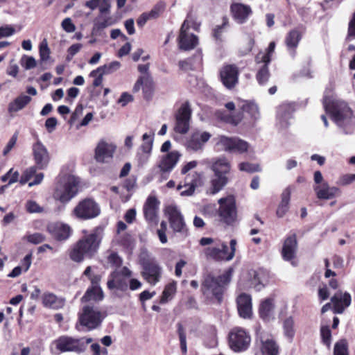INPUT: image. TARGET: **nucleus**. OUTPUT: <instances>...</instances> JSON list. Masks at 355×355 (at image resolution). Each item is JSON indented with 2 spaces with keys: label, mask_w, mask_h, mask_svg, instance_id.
Here are the masks:
<instances>
[{
  "label": "nucleus",
  "mask_w": 355,
  "mask_h": 355,
  "mask_svg": "<svg viewBox=\"0 0 355 355\" xmlns=\"http://www.w3.org/2000/svg\"><path fill=\"white\" fill-rule=\"evenodd\" d=\"M200 244L202 246L214 244L205 250L206 256L217 261H228L232 260L228 254V246L224 242L218 241L214 242V239L208 237H203L200 240Z\"/></svg>",
  "instance_id": "nucleus-9"
},
{
  "label": "nucleus",
  "mask_w": 355,
  "mask_h": 355,
  "mask_svg": "<svg viewBox=\"0 0 355 355\" xmlns=\"http://www.w3.org/2000/svg\"><path fill=\"white\" fill-rule=\"evenodd\" d=\"M239 169L241 171H245L248 173H254L261 171V168L258 164H252L249 162H241L239 164Z\"/></svg>",
  "instance_id": "nucleus-55"
},
{
  "label": "nucleus",
  "mask_w": 355,
  "mask_h": 355,
  "mask_svg": "<svg viewBox=\"0 0 355 355\" xmlns=\"http://www.w3.org/2000/svg\"><path fill=\"white\" fill-rule=\"evenodd\" d=\"M25 238L29 243L35 245L41 243L45 240V236L42 234L38 232L28 234Z\"/></svg>",
  "instance_id": "nucleus-59"
},
{
  "label": "nucleus",
  "mask_w": 355,
  "mask_h": 355,
  "mask_svg": "<svg viewBox=\"0 0 355 355\" xmlns=\"http://www.w3.org/2000/svg\"><path fill=\"white\" fill-rule=\"evenodd\" d=\"M334 355H348L347 346L345 340H340L335 344Z\"/></svg>",
  "instance_id": "nucleus-56"
},
{
  "label": "nucleus",
  "mask_w": 355,
  "mask_h": 355,
  "mask_svg": "<svg viewBox=\"0 0 355 355\" xmlns=\"http://www.w3.org/2000/svg\"><path fill=\"white\" fill-rule=\"evenodd\" d=\"M33 159L38 169L47 168L50 162V155L46 146L40 141L35 142L32 147Z\"/></svg>",
  "instance_id": "nucleus-22"
},
{
  "label": "nucleus",
  "mask_w": 355,
  "mask_h": 355,
  "mask_svg": "<svg viewBox=\"0 0 355 355\" xmlns=\"http://www.w3.org/2000/svg\"><path fill=\"white\" fill-rule=\"evenodd\" d=\"M294 319L293 317L290 316L287 318L284 322V335L291 340L295 335V329H294Z\"/></svg>",
  "instance_id": "nucleus-46"
},
{
  "label": "nucleus",
  "mask_w": 355,
  "mask_h": 355,
  "mask_svg": "<svg viewBox=\"0 0 355 355\" xmlns=\"http://www.w3.org/2000/svg\"><path fill=\"white\" fill-rule=\"evenodd\" d=\"M294 107L291 103H284L277 108V120L279 125L285 128L289 125V120L291 119Z\"/></svg>",
  "instance_id": "nucleus-30"
},
{
  "label": "nucleus",
  "mask_w": 355,
  "mask_h": 355,
  "mask_svg": "<svg viewBox=\"0 0 355 355\" xmlns=\"http://www.w3.org/2000/svg\"><path fill=\"white\" fill-rule=\"evenodd\" d=\"M232 271L230 270L218 277L208 275L202 284V290L207 296L213 295L220 302L222 299L224 287L231 280Z\"/></svg>",
  "instance_id": "nucleus-7"
},
{
  "label": "nucleus",
  "mask_w": 355,
  "mask_h": 355,
  "mask_svg": "<svg viewBox=\"0 0 355 355\" xmlns=\"http://www.w3.org/2000/svg\"><path fill=\"white\" fill-rule=\"evenodd\" d=\"M297 250V242L296 236L295 234L288 236L284 242L282 256L284 261H289L294 267L297 266V261L296 260Z\"/></svg>",
  "instance_id": "nucleus-21"
},
{
  "label": "nucleus",
  "mask_w": 355,
  "mask_h": 355,
  "mask_svg": "<svg viewBox=\"0 0 355 355\" xmlns=\"http://www.w3.org/2000/svg\"><path fill=\"white\" fill-rule=\"evenodd\" d=\"M275 42H271L269 44L266 53L261 52L258 53L255 58L257 64H259L260 62L270 63L271 60V56L275 51Z\"/></svg>",
  "instance_id": "nucleus-40"
},
{
  "label": "nucleus",
  "mask_w": 355,
  "mask_h": 355,
  "mask_svg": "<svg viewBox=\"0 0 355 355\" xmlns=\"http://www.w3.org/2000/svg\"><path fill=\"white\" fill-rule=\"evenodd\" d=\"M177 283L176 282H172L164 287L162 292V295L160 298V303L165 304L168 301L171 300L176 292Z\"/></svg>",
  "instance_id": "nucleus-39"
},
{
  "label": "nucleus",
  "mask_w": 355,
  "mask_h": 355,
  "mask_svg": "<svg viewBox=\"0 0 355 355\" xmlns=\"http://www.w3.org/2000/svg\"><path fill=\"white\" fill-rule=\"evenodd\" d=\"M231 11L234 19L239 24L244 23L252 13L250 6L239 3H233Z\"/></svg>",
  "instance_id": "nucleus-33"
},
{
  "label": "nucleus",
  "mask_w": 355,
  "mask_h": 355,
  "mask_svg": "<svg viewBox=\"0 0 355 355\" xmlns=\"http://www.w3.org/2000/svg\"><path fill=\"white\" fill-rule=\"evenodd\" d=\"M37 169H38V168L37 167V166H32L28 168H26L20 180H19V182L21 184H26L27 182H28L33 177H34L35 175H36V172H37Z\"/></svg>",
  "instance_id": "nucleus-50"
},
{
  "label": "nucleus",
  "mask_w": 355,
  "mask_h": 355,
  "mask_svg": "<svg viewBox=\"0 0 355 355\" xmlns=\"http://www.w3.org/2000/svg\"><path fill=\"white\" fill-rule=\"evenodd\" d=\"M320 335L322 343L329 347L331 342V333L328 325H322Z\"/></svg>",
  "instance_id": "nucleus-52"
},
{
  "label": "nucleus",
  "mask_w": 355,
  "mask_h": 355,
  "mask_svg": "<svg viewBox=\"0 0 355 355\" xmlns=\"http://www.w3.org/2000/svg\"><path fill=\"white\" fill-rule=\"evenodd\" d=\"M101 241V231L98 229L94 230L73 245L69 254L70 259L73 261L80 263L85 258H92L96 253Z\"/></svg>",
  "instance_id": "nucleus-3"
},
{
  "label": "nucleus",
  "mask_w": 355,
  "mask_h": 355,
  "mask_svg": "<svg viewBox=\"0 0 355 355\" xmlns=\"http://www.w3.org/2000/svg\"><path fill=\"white\" fill-rule=\"evenodd\" d=\"M154 133H144L142 135L143 143L138 148L135 159L139 166L146 164L151 156L153 146Z\"/></svg>",
  "instance_id": "nucleus-13"
},
{
  "label": "nucleus",
  "mask_w": 355,
  "mask_h": 355,
  "mask_svg": "<svg viewBox=\"0 0 355 355\" xmlns=\"http://www.w3.org/2000/svg\"><path fill=\"white\" fill-rule=\"evenodd\" d=\"M236 302L239 315L243 318H250L252 315L251 296L246 293H241L238 296Z\"/></svg>",
  "instance_id": "nucleus-28"
},
{
  "label": "nucleus",
  "mask_w": 355,
  "mask_h": 355,
  "mask_svg": "<svg viewBox=\"0 0 355 355\" xmlns=\"http://www.w3.org/2000/svg\"><path fill=\"white\" fill-rule=\"evenodd\" d=\"M15 33V28L10 25L0 27V39L12 36Z\"/></svg>",
  "instance_id": "nucleus-64"
},
{
  "label": "nucleus",
  "mask_w": 355,
  "mask_h": 355,
  "mask_svg": "<svg viewBox=\"0 0 355 355\" xmlns=\"http://www.w3.org/2000/svg\"><path fill=\"white\" fill-rule=\"evenodd\" d=\"M48 232L59 241L66 240L71 233V227L61 223H51L47 226Z\"/></svg>",
  "instance_id": "nucleus-29"
},
{
  "label": "nucleus",
  "mask_w": 355,
  "mask_h": 355,
  "mask_svg": "<svg viewBox=\"0 0 355 355\" xmlns=\"http://www.w3.org/2000/svg\"><path fill=\"white\" fill-rule=\"evenodd\" d=\"M139 263L142 267L156 261L155 259L152 257L146 249H141L139 254Z\"/></svg>",
  "instance_id": "nucleus-51"
},
{
  "label": "nucleus",
  "mask_w": 355,
  "mask_h": 355,
  "mask_svg": "<svg viewBox=\"0 0 355 355\" xmlns=\"http://www.w3.org/2000/svg\"><path fill=\"white\" fill-rule=\"evenodd\" d=\"M21 66L26 70L31 69L36 66V60L32 56H24L21 60Z\"/></svg>",
  "instance_id": "nucleus-60"
},
{
  "label": "nucleus",
  "mask_w": 355,
  "mask_h": 355,
  "mask_svg": "<svg viewBox=\"0 0 355 355\" xmlns=\"http://www.w3.org/2000/svg\"><path fill=\"white\" fill-rule=\"evenodd\" d=\"M254 44V40L251 37H248L246 41V44L244 46L241 47L239 50V53L241 56H244L250 53Z\"/></svg>",
  "instance_id": "nucleus-58"
},
{
  "label": "nucleus",
  "mask_w": 355,
  "mask_h": 355,
  "mask_svg": "<svg viewBox=\"0 0 355 355\" xmlns=\"http://www.w3.org/2000/svg\"><path fill=\"white\" fill-rule=\"evenodd\" d=\"M323 106L338 126L343 128L346 134L351 132L353 113L345 102L336 100L326 92L323 98Z\"/></svg>",
  "instance_id": "nucleus-1"
},
{
  "label": "nucleus",
  "mask_w": 355,
  "mask_h": 355,
  "mask_svg": "<svg viewBox=\"0 0 355 355\" xmlns=\"http://www.w3.org/2000/svg\"><path fill=\"white\" fill-rule=\"evenodd\" d=\"M121 67V63L118 61H113L108 64H105L103 67H98L96 70H93L90 73V76L95 77L96 74L100 71H103L104 73H111L117 71Z\"/></svg>",
  "instance_id": "nucleus-41"
},
{
  "label": "nucleus",
  "mask_w": 355,
  "mask_h": 355,
  "mask_svg": "<svg viewBox=\"0 0 355 355\" xmlns=\"http://www.w3.org/2000/svg\"><path fill=\"white\" fill-rule=\"evenodd\" d=\"M62 28L67 33H73L76 27L70 17H67L61 22Z\"/></svg>",
  "instance_id": "nucleus-57"
},
{
  "label": "nucleus",
  "mask_w": 355,
  "mask_h": 355,
  "mask_svg": "<svg viewBox=\"0 0 355 355\" xmlns=\"http://www.w3.org/2000/svg\"><path fill=\"white\" fill-rule=\"evenodd\" d=\"M159 205L160 202L154 195H150L146 200L143 206V212L148 223H157Z\"/></svg>",
  "instance_id": "nucleus-20"
},
{
  "label": "nucleus",
  "mask_w": 355,
  "mask_h": 355,
  "mask_svg": "<svg viewBox=\"0 0 355 355\" xmlns=\"http://www.w3.org/2000/svg\"><path fill=\"white\" fill-rule=\"evenodd\" d=\"M42 303L46 308L58 310L64 306L65 300L53 293L45 292L42 295Z\"/></svg>",
  "instance_id": "nucleus-32"
},
{
  "label": "nucleus",
  "mask_w": 355,
  "mask_h": 355,
  "mask_svg": "<svg viewBox=\"0 0 355 355\" xmlns=\"http://www.w3.org/2000/svg\"><path fill=\"white\" fill-rule=\"evenodd\" d=\"M216 140V145L220 146L223 150L232 153L234 137L220 135Z\"/></svg>",
  "instance_id": "nucleus-42"
},
{
  "label": "nucleus",
  "mask_w": 355,
  "mask_h": 355,
  "mask_svg": "<svg viewBox=\"0 0 355 355\" xmlns=\"http://www.w3.org/2000/svg\"><path fill=\"white\" fill-rule=\"evenodd\" d=\"M219 75L223 85L230 89L239 82V70L236 64H225L220 68Z\"/></svg>",
  "instance_id": "nucleus-16"
},
{
  "label": "nucleus",
  "mask_w": 355,
  "mask_h": 355,
  "mask_svg": "<svg viewBox=\"0 0 355 355\" xmlns=\"http://www.w3.org/2000/svg\"><path fill=\"white\" fill-rule=\"evenodd\" d=\"M237 106L243 112L248 114L252 119L257 120L259 118V108L254 103L239 100Z\"/></svg>",
  "instance_id": "nucleus-37"
},
{
  "label": "nucleus",
  "mask_w": 355,
  "mask_h": 355,
  "mask_svg": "<svg viewBox=\"0 0 355 355\" xmlns=\"http://www.w3.org/2000/svg\"><path fill=\"white\" fill-rule=\"evenodd\" d=\"M180 157L181 154L177 150L171 151L163 156L158 166L160 171L164 173L170 172L175 166Z\"/></svg>",
  "instance_id": "nucleus-31"
},
{
  "label": "nucleus",
  "mask_w": 355,
  "mask_h": 355,
  "mask_svg": "<svg viewBox=\"0 0 355 355\" xmlns=\"http://www.w3.org/2000/svg\"><path fill=\"white\" fill-rule=\"evenodd\" d=\"M249 144L247 141L234 137L232 152L243 153L247 152Z\"/></svg>",
  "instance_id": "nucleus-47"
},
{
  "label": "nucleus",
  "mask_w": 355,
  "mask_h": 355,
  "mask_svg": "<svg viewBox=\"0 0 355 355\" xmlns=\"http://www.w3.org/2000/svg\"><path fill=\"white\" fill-rule=\"evenodd\" d=\"M50 49L46 40H44L40 45V57L42 61H47L50 58Z\"/></svg>",
  "instance_id": "nucleus-54"
},
{
  "label": "nucleus",
  "mask_w": 355,
  "mask_h": 355,
  "mask_svg": "<svg viewBox=\"0 0 355 355\" xmlns=\"http://www.w3.org/2000/svg\"><path fill=\"white\" fill-rule=\"evenodd\" d=\"M331 302L334 313L340 314L351 304L352 297L347 292L338 291L331 298Z\"/></svg>",
  "instance_id": "nucleus-25"
},
{
  "label": "nucleus",
  "mask_w": 355,
  "mask_h": 355,
  "mask_svg": "<svg viewBox=\"0 0 355 355\" xmlns=\"http://www.w3.org/2000/svg\"><path fill=\"white\" fill-rule=\"evenodd\" d=\"M101 214L98 204L92 198L80 200L73 209L71 216L80 220H88L96 218Z\"/></svg>",
  "instance_id": "nucleus-8"
},
{
  "label": "nucleus",
  "mask_w": 355,
  "mask_h": 355,
  "mask_svg": "<svg viewBox=\"0 0 355 355\" xmlns=\"http://www.w3.org/2000/svg\"><path fill=\"white\" fill-rule=\"evenodd\" d=\"M218 117L223 121L234 125H238L243 119V116L240 114L237 115L223 114L218 112Z\"/></svg>",
  "instance_id": "nucleus-49"
},
{
  "label": "nucleus",
  "mask_w": 355,
  "mask_h": 355,
  "mask_svg": "<svg viewBox=\"0 0 355 355\" xmlns=\"http://www.w3.org/2000/svg\"><path fill=\"white\" fill-rule=\"evenodd\" d=\"M167 230V224L165 221H162L160 224V228L157 230V235L162 243L164 244L167 242V236L166 232Z\"/></svg>",
  "instance_id": "nucleus-62"
},
{
  "label": "nucleus",
  "mask_w": 355,
  "mask_h": 355,
  "mask_svg": "<svg viewBox=\"0 0 355 355\" xmlns=\"http://www.w3.org/2000/svg\"><path fill=\"white\" fill-rule=\"evenodd\" d=\"M103 319L102 313L97 308L90 306H85L79 316L80 324L86 327L88 330H92L98 327Z\"/></svg>",
  "instance_id": "nucleus-12"
},
{
  "label": "nucleus",
  "mask_w": 355,
  "mask_h": 355,
  "mask_svg": "<svg viewBox=\"0 0 355 355\" xmlns=\"http://www.w3.org/2000/svg\"><path fill=\"white\" fill-rule=\"evenodd\" d=\"M259 315L263 320L266 322L275 319V301L273 297H269L261 301L259 306Z\"/></svg>",
  "instance_id": "nucleus-26"
},
{
  "label": "nucleus",
  "mask_w": 355,
  "mask_h": 355,
  "mask_svg": "<svg viewBox=\"0 0 355 355\" xmlns=\"http://www.w3.org/2000/svg\"><path fill=\"white\" fill-rule=\"evenodd\" d=\"M92 341V338L61 336L51 343L50 349L53 353L73 352L80 354L87 350L88 344Z\"/></svg>",
  "instance_id": "nucleus-4"
},
{
  "label": "nucleus",
  "mask_w": 355,
  "mask_h": 355,
  "mask_svg": "<svg viewBox=\"0 0 355 355\" xmlns=\"http://www.w3.org/2000/svg\"><path fill=\"white\" fill-rule=\"evenodd\" d=\"M200 24L196 23L191 16H187L182 23L178 37L179 49L183 51H190L198 44V37L190 31V28L197 31Z\"/></svg>",
  "instance_id": "nucleus-6"
},
{
  "label": "nucleus",
  "mask_w": 355,
  "mask_h": 355,
  "mask_svg": "<svg viewBox=\"0 0 355 355\" xmlns=\"http://www.w3.org/2000/svg\"><path fill=\"white\" fill-rule=\"evenodd\" d=\"M26 208L30 213H40L43 211V208L33 200H28L26 202Z\"/></svg>",
  "instance_id": "nucleus-63"
},
{
  "label": "nucleus",
  "mask_w": 355,
  "mask_h": 355,
  "mask_svg": "<svg viewBox=\"0 0 355 355\" xmlns=\"http://www.w3.org/2000/svg\"><path fill=\"white\" fill-rule=\"evenodd\" d=\"M142 269L141 275L150 284L155 286L160 281L162 268L157 261L142 267Z\"/></svg>",
  "instance_id": "nucleus-23"
},
{
  "label": "nucleus",
  "mask_w": 355,
  "mask_h": 355,
  "mask_svg": "<svg viewBox=\"0 0 355 355\" xmlns=\"http://www.w3.org/2000/svg\"><path fill=\"white\" fill-rule=\"evenodd\" d=\"M209 168L214 175L209 182L207 193L215 195L220 192L229 182L228 174L232 169V164L225 156L212 158L209 162Z\"/></svg>",
  "instance_id": "nucleus-2"
},
{
  "label": "nucleus",
  "mask_w": 355,
  "mask_h": 355,
  "mask_svg": "<svg viewBox=\"0 0 355 355\" xmlns=\"http://www.w3.org/2000/svg\"><path fill=\"white\" fill-rule=\"evenodd\" d=\"M177 328H178V334L179 338H180V348H181L182 352L184 354H185L187 352L186 331L181 323L177 324Z\"/></svg>",
  "instance_id": "nucleus-48"
},
{
  "label": "nucleus",
  "mask_w": 355,
  "mask_h": 355,
  "mask_svg": "<svg viewBox=\"0 0 355 355\" xmlns=\"http://www.w3.org/2000/svg\"><path fill=\"white\" fill-rule=\"evenodd\" d=\"M313 190L317 198L320 200H329L340 194V190L336 187H329L327 182H322L320 185H314Z\"/></svg>",
  "instance_id": "nucleus-27"
},
{
  "label": "nucleus",
  "mask_w": 355,
  "mask_h": 355,
  "mask_svg": "<svg viewBox=\"0 0 355 355\" xmlns=\"http://www.w3.org/2000/svg\"><path fill=\"white\" fill-rule=\"evenodd\" d=\"M211 137V134L209 132L196 130L186 139L184 147L187 150L191 153L202 152Z\"/></svg>",
  "instance_id": "nucleus-11"
},
{
  "label": "nucleus",
  "mask_w": 355,
  "mask_h": 355,
  "mask_svg": "<svg viewBox=\"0 0 355 355\" xmlns=\"http://www.w3.org/2000/svg\"><path fill=\"white\" fill-rule=\"evenodd\" d=\"M259 64H262V65L258 69L257 73V80L260 85H263L268 80L270 77V73L268 67L269 63L260 62Z\"/></svg>",
  "instance_id": "nucleus-45"
},
{
  "label": "nucleus",
  "mask_w": 355,
  "mask_h": 355,
  "mask_svg": "<svg viewBox=\"0 0 355 355\" xmlns=\"http://www.w3.org/2000/svg\"><path fill=\"white\" fill-rule=\"evenodd\" d=\"M166 214L168 216V219L171 228L174 232H182L185 229V223L182 215L175 205H169L166 208Z\"/></svg>",
  "instance_id": "nucleus-24"
},
{
  "label": "nucleus",
  "mask_w": 355,
  "mask_h": 355,
  "mask_svg": "<svg viewBox=\"0 0 355 355\" xmlns=\"http://www.w3.org/2000/svg\"><path fill=\"white\" fill-rule=\"evenodd\" d=\"M116 145L105 139H101L94 149V159L100 163H107L111 160L116 150Z\"/></svg>",
  "instance_id": "nucleus-15"
},
{
  "label": "nucleus",
  "mask_w": 355,
  "mask_h": 355,
  "mask_svg": "<svg viewBox=\"0 0 355 355\" xmlns=\"http://www.w3.org/2000/svg\"><path fill=\"white\" fill-rule=\"evenodd\" d=\"M301 40V34L297 30L291 31L285 38V43L289 54L292 57L295 55V49Z\"/></svg>",
  "instance_id": "nucleus-34"
},
{
  "label": "nucleus",
  "mask_w": 355,
  "mask_h": 355,
  "mask_svg": "<svg viewBox=\"0 0 355 355\" xmlns=\"http://www.w3.org/2000/svg\"><path fill=\"white\" fill-rule=\"evenodd\" d=\"M257 343L259 345L262 355L279 354V346L269 333L259 331L257 334Z\"/></svg>",
  "instance_id": "nucleus-17"
},
{
  "label": "nucleus",
  "mask_w": 355,
  "mask_h": 355,
  "mask_svg": "<svg viewBox=\"0 0 355 355\" xmlns=\"http://www.w3.org/2000/svg\"><path fill=\"white\" fill-rule=\"evenodd\" d=\"M79 183V178L73 175L61 177L55 187L53 198L62 203L69 202L77 195Z\"/></svg>",
  "instance_id": "nucleus-5"
},
{
  "label": "nucleus",
  "mask_w": 355,
  "mask_h": 355,
  "mask_svg": "<svg viewBox=\"0 0 355 355\" xmlns=\"http://www.w3.org/2000/svg\"><path fill=\"white\" fill-rule=\"evenodd\" d=\"M266 282L267 279L265 277L263 271L259 270L254 272V277L251 282L252 286H253L257 291H260L264 287Z\"/></svg>",
  "instance_id": "nucleus-44"
},
{
  "label": "nucleus",
  "mask_w": 355,
  "mask_h": 355,
  "mask_svg": "<svg viewBox=\"0 0 355 355\" xmlns=\"http://www.w3.org/2000/svg\"><path fill=\"white\" fill-rule=\"evenodd\" d=\"M145 85V87H147L149 85V87H150V80L148 76H144L142 77H141L137 81V83H135L134 87H133V91L135 92L139 91L141 88L143 89V87Z\"/></svg>",
  "instance_id": "nucleus-61"
},
{
  "label": "nucleus",
  "mask_w": 355,
  "mask_h": 355,
  "mask_svg": "<svg viewBox=\"0 0 355 355\" xmlns=\"http://www.w3.org/2000/svg\"><path fill=\"white\" fill-rule=\"evenodd\" d=\"M230 346L234 352L245 350L250 343V337L245 330L235 328L229 335Z\"/></svg>",
  "instance_id": "nucleus-14"
},
{
  "label": "nucleus",
  "mask_w": 355,
  "mask_h": 355,
  "mask_svg": "<svg viewBox=\"0 0 355 355\" xmlns=\"http://www.w3.org/2000/svg\"><path fill=\"white\" fill-rule=\"evenodd\" d=\"M107 285L109 289L116 288L121 291H124L128 288L126 282L119 277V273L117 271H114L110 275Z\"/></svg>",
  "instance_id": "nucleus-38"
},
{
  "label": "nucleus",
  "mask_w": 355,
  "mask_h": 355,
  "mask_svg": "<svg viewBox=\"0 0 355 355\" xmlns=\"http://www.w3.org/2000/svg\"><path fill=\"white\" fill-rule=\"evenodd\" d=\"M31 101V98L29 96L21 94L8 104V111L9 113L19 112L24 108Z\"/></svg>",
  "instance_id": "nucleus-35"
},
{
  "label": "nucleus",
  "mask_w": 355,
  "mask_h": 355,
  "mask_svg": "<svg viewBox=\"0 0 355 355\" xmlns=\"http://www.w3.org/2000/svg\"><path fill=\"white\" fill-rule=\"evenodd\" d=\"M191 110L187 103L183 104L175 114L174 130L180 134H186L189 130Z\"/></svg>",
  "instance_id": "nucleus-19"
},
{
  "label": "nucleus",
  "mask_w": 355,
  "mask_h": 355,
  "mask_svg": "<svg viewBox=\"0 0 355 355\" xmlns=\"http://www.w3.org/2000/svg\"><path fill=\"white\" fill-rule=\"evenodd\" d=\"M19 175L18 171H14L13 168H10L1 179L3 182L8 181V184H12L18 181Z\"/></svg>",
  "instance_id": "nucleus-53"
},
{
  "label": "nucleus",
  "mask_w": 355,
  "mask_h": 355,
  "mask_svg": "<svg viewBox=\"0 0 355 355\" xmlns=\"http://www.w3.org/2000/svg\"><path fill=\"white\" fill-rule=\"evenodd\" d=\"M219 204L218 214L226 224H232L236 220L237 211L235 197L228 195L218 201Z\"/></svg>",
  "instance_id": "nucleus-10"
},
{
  "label": "nucleus",
  "mask_w": 355,
  "mask_h": 355,
  "mask_svg": "<svg viewBox=\"0 0 355 355\" xmlns=\"http://www.w3.org/2000/svg\"><path fill=\"white\" fill-rule=\"evenodd\" d=\"M202 184V173L194 172L192 174H187L185 177L184 184L181 183L178 186V190L180 191L182 196H192L196 187Z\"/></svg>",
  "instance_id": "nucleus-18"
},
{
  "label": "nucleus",
  "mask_w": 355,
  "mask_h": 355,
  "mask_svg": "<svg viewBox=\"0 0 355 355\" xmlns=\"http://www.w3.org/2000/svg\"><path fill=\"white\" fill-rule=\"evenodd\" d=\"M292 187H287L282 194V200L277 209L278 217H283L289 209V202L291 195Z\"/></svg>",
  "instance_id": "nucleus-36"
},
{
  "label": "nucleus",
  "mask_w": 355,
  "mask_h": 355,
  "mask_svg": "<svg viewBox=\"0 0 355 355\" xmlns=\"http://www.w3.org/2000/svg\"><path fill=\"white\" fill-rule=\"evenodd\" d=\"M91 281V286L87 290L85 293V297H89L91 296V293L92 291L97 292V295H98V298L101 297V288L99 286V282L101 281L100 275H94L89 277Z\"/></svg>",
  "instance_id": "nucleus-43"
}]
</instances>
